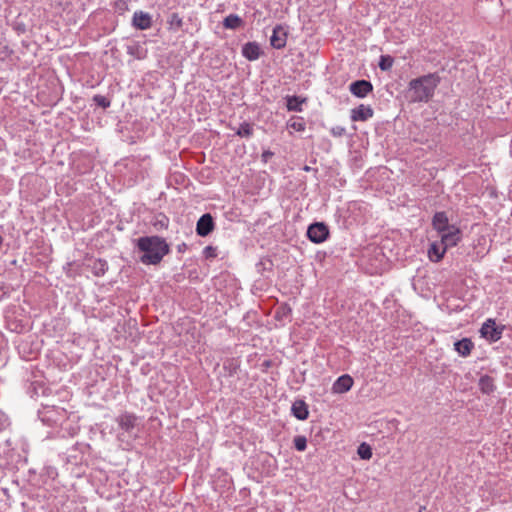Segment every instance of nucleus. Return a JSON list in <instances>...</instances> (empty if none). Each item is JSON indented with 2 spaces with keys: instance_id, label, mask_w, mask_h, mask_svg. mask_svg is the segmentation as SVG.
<instances>
[{
  "instance_id": "58836bf2",
  "label": "nucleus",
  "mask_w": 512,
  "mask_h": 512,
  "mask_svg": "<svg viewBox=\"0 0 512 512\" xmlns=\"http://www.w3.org/2000/svg\"><path fill=\"white\" fill-rule=\"evenodd\" d=\"M4 146V141L2 140V138L0 137V151L2 150Z\"/></svg>"
},
{
  "instance_id": "4be33fe9",
  "label": "nucleus",
  "mask_w": 512,
  "mask_h": 512,
  "mask_svg": "<svg viewBox=\"0 0 512 512\" xmlns=\"http://www.w3.org/2000/svg\"><path fill=\"white\" fill-rule=\"evenodd\" d=\"M357 453L363 460H369L372 457V448L369 444L363 442L358 446Z\"/></svg>"
},
{
  "instance_id": "f8f14e48",
  "label": "nucleus",
  "mask_w": 512,
  "mask_h": 512,
  "mask_svg": "<svg viewBox=\"0 0 512 512\" xmlns=\"http://www.w3.org/2000/svg\"><path fill=\"white\" fill-rule=\"evenodd\" d=\"M132 24L139 30L149 29L152 25V17L147 12L136 11L133 14Z\"/></svg>"
},
{
  "instance_id": "0eeeda50",
  "label": "nucleus",
  "mask_w": 512,
  "mask_h": 512,
  "mask_svg": "<svg viewBox=\"0 0 512 512\" xmlns=\"http://www.w3.org/2000/svg\"><path fill=\"white\" fill-rule=\"evenodd\" d=\"M307 237L313 243H322L329 237V228L323 222L312 223L307 229Z\"/></svg>"
},
{
  "instance_id": "2f4dec72",
  "label": "nucleus",
  "mask_w": 512,
  "mask_h": 512,
  "mask_svg": "<svg viewBox=\"0 0 512 512\" xmlns=\"http://www.w3.org/2000/svg\"><path fill=\"white\" fill-rule=\"evenodd\" d=\"M5 446L8 448V450H7V451H4V453H5L7 456H11V455L9 454V452H12V451L15 449V448H14V446H13V442H12V440H11V439H7V440L5 441Z\"/></svg>"
},
{
  "instance_id": "4468645a",
  "label": "nucleus",
  "mask_w": 512,
  "mask_h": 512,
  "mask_svg": "<svg viewBox=\"0 0 512 512\" xmlns=\"http://www.w3.org/2000/svg\"><path fill=\"white\" fill-rule=\"evenodd\" d=\"M242 55L249 61L259 59L261 55L259 44L257 42H247L242 47Z\"/></svg>"
},
{
  "instance_id": "a19ab883",
  "label": "nucleus",
  "mask_w": 512,
  "mask_h": 512,
  "mask_svg": "<svg viewBox=\"0 0 512 512\" xmlns=\"http://www.w3.org/2000/svg\"><path fill=\"white\" fill-rule=\"evenodd\" d=\"M290 128H296V124H295V123H293V124L290 126Z\"/></svg>"
},
{
  "instance_id": "20e7f679",
  "label": "nucleus",
  "mask_w": 512,
  "mask_h": 512,
  "mask_svg": "<svg viewBox=\"0 0 512 512\" xmlns=\"http://www.w3.org/2000/svg\"><path fill=\"white\" fill-rule=\"evenodd\" d=\"M432 227L440 237L446 234H456L455 241L460 242L462 239V231L454 224H450L448 215L445 211L436 212L431 221Z\"/></svg>"
},
{
  "instance_id": "1a4fd4ad",
  "label": "nucleus",
  "mask_w": 512,
  "mask_h": 512,
  "mask_svg": "<svg viewBox=\"0 0 512 512\" xmlns=\"http://www.w3.org/2000/svg\"><path fill=\"white\" fill-rule=\"evenodd\" d=\"M287 42V30L282 25H276L270 37V44L275 49H283Z\"/></svg>"
},
{
  "instance_id": "c9c22d12",
  "label": "nucleus",
  "mask_w": 512,
  "mask_h": 512,
  "mask_svg": "<svg viewBox=\"0 0 512 512\" xmlns=\"http://www.w3.org/2000/svg\"><path fill=\"white\" fill-rule=\"evenodd\" d=\"M331 131H332L333 136H335V137H340V136H342V134H343V131H344V130H336V129H333V130H331Z\"/></svg>"
},
{
  "instance_id": "9d476101",
  "label": "nucleus",
  "mask_w": 512,
  "mask_h": 512,
  "mask_svg": "<svg viewBox=\"0 0 512 512\" xmlns=\"http://www.w3.org/2000/svg\"><path fill=\"white\" fill-rule=\"evenodd\" d=\"M349 90L354 96L364 98L372 92L373 86L370 81L362 79L352 82L349 86Z\"/></svg>"
},
{
  "instance_id": "39448f33",
  "label": "nucleus",
  "mask_w": 512,
  "mask_h": 512,
  "mask_svg": "<svg viewBox=\"0 0 512 512\" xmlns=\"http://www.w3.org/2000/svg\"><path fill=\"white\" fill-rule=\"evenodd\" d=\"M456 234H446L440 237V240L434 241L430 244L428 249V257L432 262H439L443 259L446 251L458 245L459 242L455 241Z\"/></svg>"
},
{
  "instance_id": "cd10ccee",
  "label": "nucleus",
  "mask_w": 512,
  "mask_h": 512,
  "mask_svg": "<svg viewBox=\"0 0 512 512\" xmlns=\"http://www.w3.org/2000/svg\"><path fill=\"white\" fill-rule=\"evenodd\" d=\"M292 310L289 306L283 305L280 306L277 311L275 317L279 320L288 317L291 314Z\"/></svg>"
},
{
  "instance_id": "473e14b6",
  "label": "nucleus",
  "mask_w": 512,
  "mask_h": 512,
  "mask_svg": "<svg viewBox=\"0 0 512 512\" xmlns=\"http://www.w3.org/2000/svg\"><path fill=\"white\" fill-rule=\"evenodd\" d=\"M253 130H236V134L240 137H250Z\"/></svg>"
},
{
  "instance_id": "f257e3e1",
  "label": "nucleus",
  "mask_w": 512,
  "mask_h": 512,
  "mask_svg": "<svg viewBox=\"0 0 512 512\" xmlns=\"http://www.w3.org/2000/svg\"><path fill=\"white\" fill-rule=\"evenodd\" d=\"M134 245L141 253L139 261L144 265H158L170 253V246L160 236H142L134 240Z\"/></svg>"
},
{
  "instance_id": "72a5a7b5",
  "label": "nucleus",
  "mask_w": 512,
  "mask_h": 512,
  "mask_svg": "<svg viewBox=\"0 0 512 512\" xmlns=\"http://www.w3.org/2000/svg\"><path fill=\"white\" fill-rule=\"evenodd\" d=\"M88 445L86 444H80V443H76L74 446H73V450H79L80 452L83 453L84 449L87 448Z\"/></svg>"
},
{
  "instance_id": "a878e982",
  "label": "nucleus",
  "mask_w": 512,
  "mask_h": 512,
  "mask_svg": "<svg viewBox=\"0 0 512 512\" xmlns=\"http://www.w3.org/2000/svg\"><path fill=\"white\" fill-rule=\"evenodd\" d=\"M393 65V58L389 55H382L379 61V68L382 71H388Z\"/></svg>"
},
{
  "instance_id": "7ed1b4c3",
  "label": "nucleus",
  "mask_w": 512,
  "mask_h": 512,
  "mask_svg": "<svg viewBox=\"0 0 512 512\" xmlns=\"http://www.w3.org/2000/svg\"><path fill=\"white\" fill-rule=\"evenodd\" d=\"M120 429L117 438L121 442H126L128 446L138 438L139 417L131 412L124 411L115 418Z\"/></svg>"
},
{
  "instance_id": "6ab92c4d",
  "label": "nucleus",
  "mask_w": 512,
  "mask_h": 512,
  "mask_svg": "<svg viewBox=\"0 0 512 512\" xmlns=\"http://www.w3.org/2000/svg\"><path fill=\"white\" fill-rule=\"evenodd\" d=\"M478 386H479L480 391L483 394H487V395H490L496 389V386L494 384V379L489 375L481 376L479 379V382H478Z\"/></svg>"
},
{
  "instance_id": "ddd939ff",
  "label": "nucleus",
  "mask_w": 512,
  "mask_h": 512,
  "mask_svg": "<svg viewBox=\"0 0 512 512\" xmlns=\"http://www.w3.org/2000/svg\"><path fill=\"white\" fill-rule=\"evenodd\" d=\"M291 414L298 420H306L309 416L307 403L302 399L295 400L291 407Z\"/></svg>"
},
{
  "instance_id": "412c9836",
  "label": "nucleus",
  "mask_w": 512,
  "mask_h": 512,
  "mask_svg": "<svg viewBox=\"0 0 512 512\" xmlns=\"http://www.w3.org/2000/svg\"><path fill=\"white\" fill-rule=\"evenodd\" d=\"M304 100L297 96L287 97L286 106L290 111H300Z\"/></svg>"
},
{
  "instance_id": "ea45409f",
  "label": "nucleus",
  "mask_w": 512,
  "mask_h": 512,
  "mask_svg": "<svg viewBox=\"0 0 512 512\" xmlns=\"http://www.w3.org/2000/svg\"><path fill=\"white\" fill-rule=\"evenodd\" d=\"M304 170H305V171H309V170H310V167L305 166V167H304Z\"/></svg>"
},
{
  "instance_id": "bb28decb",
  "label": "nucleus",
  "mask_w": 512,
  "mask_h": 512,
  "mask_svg": "<svg viewBox=\"0 0 512 512\" xmlns=\"http://www.w3.org/2000/svg\"><path fill=\"white\" fill-rule=\"evenodd\" d=\"M203 256L205 259H214L218 256V250L217 247L208 245L203 249Z\"/></svg>"
},
{
  "instance_id": "4c0bfd02",
  "label": "nucleus",
  "mask_w": 512,
  "mask_h": 512,
  "mask_svg": "<svg viewBox=\"0 0 512 512\" xmlns=\"http://www.w3.org/2000/svg\"><path fill=\"white\" fill-rule=\"evenodd\" d=\"M239 128L244 129V128H249V126H248V124L244 123V124H241Z\"/></svg>"
},
{
  "instance_id": "b1692460",
  "label": "nucleus",
  "mask_w": 512,
  "mask_h": 512,
  "mask_svg": "<svg viewBox=\"0 0 512 512\" xmlns=\"http://www.w3.org/2000/svg\"><path fill=\"white\" fill-rule=\"evenodd\" d=\"M223 368L228 372L229 376H234L239 369V364L236 360L230 359L224 363Z\"/></svg>"
},
{
  "instance_id": "e433bc0d",
  "label": "nucleus",
  "mask_w": 512,
  "mask_h": 512,
  "mask_svg": "<svg viewBox=\"0 0 512 512\" xmlns=\"http://www.w3.org/2000/svg\"><path fill=\"white\" fill-rule=\"evenodd\" d=\"M173 19H177V23L181 25V19L176 14L173 15Z\"/></svg>"
},
{
  "instance_id": "393cba45",
  "label": "nucleus",
  "mask_w": 512,
  "mask_h": 512,
  "mask_svg": "<svg viewBox=\"0 0 512 512\" xmlns=\"http://www.w3.org/2000/svg\"><path fill=\"white\" fill-rule=\"evenodd\" d=\"M293 444L297 451H305L307 448V438L302 435H297L293 439Z\"/></svg>"
},
{
  "instance_id": "9b49d317",
  "label": "nucleus",
  "mask_w": 512,
  "mask_h": 512,
  "mask_svg": "<svg viewBox=\"0 0 512 512\" xmlns=\"http://www.w3.org/2000/svg\"><path fill=\"white\" fill-rule=\"evenodd\" d=\"M354 380L348 375H341L336 379V381L332 385V391L337 394H343L348 392L353 386Z\"/></svg>"
},
{
  "instance_id": "aec40b11",
  "label": "nucleus",
  "mask_w": 512,
  "mask_h": 512,
  "mask_svg": "<svg viewBox=\"0 0 512 512\" xmlns=\"http://www.w3.org/2000/svg\"><path fill=\"white\" fill-rule=\"evenodd\" d=\"M243 25V20L237 14H229L223 20V26L226 29L236 30Z\"/></svg>"
},
{
  "instance_id": "79ce46f5",
  "label": "nucleus",
  "mask_w": 512,
  "mask_h": 512,
  "mask_svg": "<svg viewBox=\"0 0 512 512\" xmlns=\"http://www.w3.org/2000/svg\"><path fill=\"white\" fill-rule=\"evenodd\" d=\"M86 170H79V173H85Z\"/></svg>"
},
{
  "instance_id": "f03ea898",
  "label": "nucleus",
  "mask_w": 512,
  "mask_h": 512,
  "mask_svg": "<svg viewBox=\"0 0 512 512\" xmlns=\"http://www.w3.org/2000/svg\"><path fill=\"white\" fill-rule=\"evenodd\" d=\"M439 79L434 74H428L409 83L408 98L411 102H427L434 93Z\"/></svg>"
},
{
  "instance_id": "c756f323",
  "label": "nucleus",
  "mask_w": 512,
  "mask_h": 512,
  "mask_svg": "<svg viewBox=\"0 0 512 512\" xmlns=\"http://www.w3.org/2000/svg\"><path fill=\"white\" fill-rule=\"evenodd\" d=\"M8 426H9L8 417L5 415V413L0 411V432L5 430Z\"/></svg>"
},
{
  "instance_id": "7c9ffc66",
  "label": "nucleus",
  "mask_w": 512,
  "mask_h": 512,
  "mask_svg": "<svg viewBox=\"0 0 512 512\" xmlns=\"http://www.w3.org/2000/svg\"><path fill=\"white\" fill-rule=\"evenodd\" d=\"M274 156V152L270 150H264L261 155V161L267 163Z\"/></svg>"
},
{
  "instance_id": "c85d7f7f",
  "label": "nucleus",
  "mask_w": 512,
  "mask_h": 512,
  "mask_svg": "<svg viewBox=\"0 0 512 512\" xmlns=\"http://www.w3.org/2000/svg\"><path fill=\"white\" fill-rule=\"evenodd\" d=\"M53 410H47L40 413V417L42 422L47 423L48 425H51L52 422L56 423V420H53L52 417L48 416L49 413H52Z\"/></svg>"
},
{
  "instance_id": "a211bd4d",
  "label": "nucleus",
  "mask_w": 512,
  "mask_h": 512,
  "mask_svg": "<svg viewBox=\"0 0 512 512\" xmlns=\"http://www.w3.org/2000/svg\"><path fill=\"white\" fill-rule=\"evenodd\" d=\"M373 110L370 106L359 105L351 111V118L353 121H364L372 117Z\"/></svg>"
},
{
  "instance_id": "2eb2a0df",
  "label": "nucleus",
  "mask_w": 512,
  "mask_h": 512,
  "mask_svg": "<svg viewBox=\"0 0 512 512\" xmlns=\"http://www.w3.org/2000/svg\"><path fill=\"white\" fill-rule=\"evenodd\" d=\"M127 54L138 60H143L147 57V49L140 42H133L126 47Z\"/></svg>"
},
{
  "instance_id": "f3484780",
  "label": "nucleus",
  "mask_w": 512,
  "mask_h": 512,
  "mask_svg": "<svg viewBox=\"0 0 512 512\" xmlns=\"http://www.w3.org/2000/svg\"><path fill=\"white\" fill-rule=\"evenodd\" d=\"M473 348L474 343L470 338H463L454 343V349L462 357L469 356Z\"/></svg>"
},
{
  "instance_id": "dca6fc26",
  "label": "nucleus",
  "mask_w": 512,
  "mask_h": 512,
  "mask_svg": "<svg viewBox=\"0 0 512 512\" xmlns=\"http://www.w3.org/2000/svg\"><path fill=\"white\" fill-rule=\"evenodd\" d=\"M87 267L91 270L94 276L101 277L104 276L108 270V263L105 259H93Z\"/></svg>"
},
{
  "instance_id": "423d86ee",
  "label": "nucleus",
  "mask_w": 512,
  "mask_h": 512,
  "mask_svg": "<svg viewBox=\"0 0 512 512\" xmlns=\"http://www.w3.org/2000/svg\"><path fill=\"white\" fill-rule=\"evenodd\" d=\"M504 326H497L494 319H487L480 329L481 336L490 342L501 339Z\"/></svg>"
},
{
  "instance_id": "5701e85b",
  "label": "nucleus",
  "mask_w": 512,
  "mask_h": 512,
  "mask_svg": "<svg viewBox=\"0 0 512 512\" xmlns=\"http://www.w3.org/2000/svg\"><path fill=\"white\" fill-rule=\"evenodd\" d=\"M92 101L96 106L101 107L102 109H107L111 105V99L100 94L94 95Z\"/></svg>"
},
{
  "instance_id": "f704fd0d",
  "label": "nucleus",
  "mask_w": 512,
  "mask_h": 512,
  "mask_svg": "<svg viewBox=\"0 0 512 512\" xmlns=\"http://www.w3.org/2000/svg\"><path fill=\"white\" fill-rule=\"evenodd\" d=\"M187 248H188V246H187V244H186V243H184V242H183V243H180V244H178V245H177V251H178L179 253H183V252H185V251L187 250Z\"/></svg>"
},
{
  "instance_id": "6e6552de",
  "label": "nucleus",
  "mask_w": 512,
  "mask_h": 512,
  "mask_svg": "<svg viewBox=\"0 0 512 512\" xmlns=\"http://www.w3.org/2000/svg\"><path fill=\"white\" fill-rule=\"evenodd\" d=\"M215 229V222L210 213L203 214L196 223V233L201 237H206Z\"/></svg>"
}]
</instances>
